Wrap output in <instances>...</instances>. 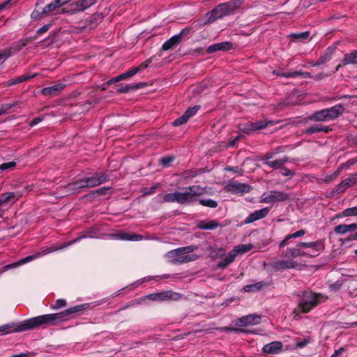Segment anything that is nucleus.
<instances>
[{"instance_id": "obj_1", "label": "nucleus", "mask_w": 357, "mask_h": 357, "mask_svg": "<svg viewBox=\"0 0 357 357\" xmlns=\"http://www.w3.org/2000/svg\"><path fill=\"white\" fill-rule=\"evenodd\" d=\"M89 303L78 305L68 308L60 313L47 314L26 319L19 323H11L0 326V333L8 334L10 333H19L33 330L47 326H55L58 323L67 319V317L72 314L79 312L89 309Z\"/></svg>"}, {"instance_id": "obj_2", "label": "nucleus", "mask_w": 357, "mask_h": 357, "mask_svg": "<svg viewBox=\"0 0 357 357\" xmlns=\"http://www.w3.org/2000/svg\"><path fill=\"white\" fill-rule=\"evenodd\" d=\"M206 193V188L199 185H191L185 188L183 192H176L166 194L163 200L165 202H177L181 204H186L197 200Z\"/></svg>"}, {"instance_id": "obj_3", "label": "nucleus", "mask_w": 357, "mask_h": 357, "mask_svg": "<svg viewBox=\"0 0 357 357\" xmlns=\"http://www.w3.org/2000/svg\"><path fill=\"white\" fill-rule=\"evenodd\" d=\"M197 249L196 245H188L169 251L165 255L166 258L173 264H185L196 261L199 256L193 252Z\"/></svg>"}, {"instance_id": "obj_4", "label": "nucleus", "mask_w": 357, "mask_h": 357, "mask_svg": "<svg viewBox=\"0 0 357 357\" xmlns=\"http://www.w3.org/2000/svg\"><path fill=\"white\" fill-rule=\"evenodd\" d=\"M243 3V0H232L217 6L213 10L206 13L204 24L213 23L218 19L234 13Z\"/></svg>"}, {"instance_id": "obj_5", "label": "nucleus", "mask_w": 357, "mask_h": 357, "mask_svg": "<svg viewBox=\"0 0 357 357\" xmlns=\"http://www.w3.org/2000/svg\"><path fill=\"white\" fill-rule=\"evenodd\" d=\"M109 180L105 173H96L91 176L85 177L75 183H70L65 188L73 192L84 188H93L105 183Z\"/></svg>"}, {"instance_id": "obj_6", "label": "nucleus", "mask_w": 357, "mask_h": 357, "mask_svg": "<svg viewBox=\"0 0 357 357\" xmlns=\"http://www.w3.org/2000/svg\"><path fill=\"white\" fill-rule=\"evenodd\" d=\"M326 297L321 294H317L311 291H305L302 293L298 303V309L303 313H307L320 303L326 300Z\"/></svg>"}, {"instance_id": "obj_7", "label": "nucleus", "mask_w": 357, "mask_h": 357, "mask_svg": "<svg viewBox=\"0 0 357 357\" xmlns=\"http://www.w3.org/2000/svg\"><path fill=\"white\" fill-rule=\"evenodd\" d=\"M344 111V107L341 104H338L332 107L317 111L308 119L315 121H328L340 116Z\"/></svg>"}, {"instance_id": "obj_8", "label": "nucleus", "mask_w": 357, "mask_h": 357, "mask_svg": "<svg viewBox=\"0 0 357 357\" xmlns=\"http://www.w3.org/2000/svg\"><path fill=\"white\" fill-rule=\"evenodd\" d=\"M79 238H77L75 240H74L73 241L70 242V243H68V245H65L63 246H61V247H57L56 245H52L51 247L47 248V249H45L40 252H38L34 255H30V256H27L23 259H22L21 260H20L19 261H17V262H15V263H13V264H8V265H6L3 267V270H2V272L3 271H6L9 269H11V268H17L21 265H23L24 264H26L28 262H30L31 261L33 260V259H36L41 256H44L45 255H47L50 252H52L54 251H56L58 250H60V249H62V248H66L68 245H71L73 244V243L77 241Z\"/></svg>"}, {"instance_id": "obj_9", "label": "nucleus", "mask_w": 357, "mask_h": 357, "mask_svg": "<svg viewBox=\"0 0 357 357\" xmlns=\"http://www.w3.org/2000/svg\"><path fill=\"white\" fill-rule=\"evenodd\" d=\"M298 264L293 259H273L268 263H264V266L275 272H282L286 269L296 268Z\"/></svg>"}, {"instance_id": "obj_10", "label": "nucleus", "mask_w": 357, "mask_h": 357, "mask_svg": "<svg viewBox=\"0 0 357 357\" xmlns=\"http://www.w3.org/2000/svg\"><path fill=\"white\" fill-rule=\"evenodd\" d=\"M288 194L282 191L271 190L261 195L260 197L261 203L274 204L277 202H282L289 199Z\"/></svg>"}, {"instance_id": "obj_11", "label": "nucleus", "mask_w": 357, "mask_h": 357, "mask_svg": "<svg viewBox=\"0 0 357 357\" xmlns=\"http://www.w3.org/2000/svg\"><path fill=\"white\" fill-rule=\"evenodd\" d=\"M147 298L154 301H179L182 298V295L179 293L168 290L151 294L147 296Z\"/></svg>"}, {"instance_id": "obj_12", "label": "nucleus", "mask_w": 357, "mask_h": 357, "mask_svg": "<svg viewBox=\"0 0 357 357\" xmlns=\"http://www.w3.org/2000/svg\"><path fill=\"white\" fill-rule=\"evenodd\" d=\"M96 3V0H77L70 5V10H63V13H79L83 12Z\"/></svg>"}, {"instance_id": "obj_13", "label": "nucleus", "mask_w": 357, "mask_h": 357, "mask_svg": "<svg viewBox=\"0 0 357 357\" xmlns=\"http://www.w3.org/2000/svg\"><path fill=\"white\" fill-rule=\"evenodd\" d=\"M261 316L250 314L238 319L236 321V326L238 327L255 326L259 324L261 322Z\"/></svg>"}, {"instance_id": "obj_14", "label": "nucleus", "mask_w": 357, "mask_h": 357, "mask_svg": "<svg viewBox=\"0 0 357 357\" xmlns=\"http://www.w3.org/2000/svg\"><path fill=\"white\" fill-rule=\"evenodd\" d=\"M226 188L229 192L234 194H243L249 192L251 190L252 187L249 185L241 183L236 181H231L227 184Z\"/></svg>"}, {"instance_id": "obj_15", "label": "nucleus", "mask_w": 357, "mask_h": 357, "mask_svg": "<svg viewBox=\"0 0 357 357\" xmlns=\"http://www.w3.org/2000/svg\"><path fill=\"white\" fill-rule=\"evenodd\" d=\"M297 246L303 248H312L314 253L310 255V256L312 257L318 256L319 252L324 249V243L321 240L309 243L300 242L297 243Z\"/></svg>"}, {"instance_id": "obj_16", "label": "nucleus", "mask_w": 357, "mask_h": 357, "mask_svg": "<svg viewBox=\"0 0 357 357\" xmlns=\"http://www.w3.org/2000/svg\"><path fill=\"white\" fill-rule=\"evenodd\" d=\"M269 213V208L266 207L260 210H257L250 213L244 220L245 224H250L257 220L264 218Z\"/></svg>"}, {"instance_id": "obj_17", "label": "nucleus", "mask_w": 357, "mask_h": 357, "mask_svg": "<svg viewBox=\"0 0 357 357\" xmlns=\"http://www.w3.org/2000/svg\"><path fill=\"white\" fill-rule=\"evenodd\" d=\"M283 344L280 341H274L265 344L262 352L266 354H278L282 351Z\"/></svg>"}, {"instance_id": "obj_18", "label": "nucleus", "mask_w": 357, "mask_h": 357, "mask_svg": "<svg viewBox=\"0 0 357 357\" xmlns=\"http://www.w3.org/2000/svg\"><path fill=\"white\" fill-rule=\"evenodd\" d=\"M111 237L114 239L123 240V241H138L143 238V236L139 234L127 233L120 231L116 234H111Z\"/></svg>"}, {"instance_id": "obj_19", "label": "nucleus", "mask_w": 357, "mask_h": 357, "mask_svg": "<svg viewBox=\"0 0 357 357\" xmlns=\"http://www.w3.org/2000/svg\"><path fill=\"white\" fill-rule=\"evenodd\" d=\"M233 47V44L230 42L225 41L210 45L206 52L208 54H212L218 51H227Z\"/></svg>"}, {"instance_id": "obj_20", "label": "nucleus", "mask_w": 357, "mask_h": 357, "mask_svg": "<svg viewBox=\"0 0 357 357\" xmlns=\"http://www.w3.org/2000/svg\"><path fill=\"white\" fill-rule=\"evenodd\" d=\"M66 86L65 84L57 83L53 86L45 87L42 89V93L45 96L53 97L56 96Z\"/></svg>"}, {"instance_id": "obj_21", "label": "nucleus", "mask_w": 357, "mask_h": 357, "mask_svg": "<svg viewBox=\"0 0 357 357\" xmlns=\"http://www.w3.org/2000/svg\"><path fill=\"white\" fill-rule=\"evenodd\" d=\"M278 123V121H268V120H262L259 121L255 123H250L249 126V130H259L264 128H266L268 126H273Z\"/></svg>"}, {"instance_id": "obj_22", "label": "nucleus", "mask_w": 357, "mask_h": 357, "mask_svg": "<svg viewBox=\"0 0 357 357\" xmlns=\"http://www.w3.org/2000/svg\"><path fill=\"white\" fill-rule=\"evenodd\" d=\"M335 47H328L324 54L320 56L318 59L317 63L314 66H319L324 64V63L328 61L331 58L333 54L335 53Z\"/></svg>"}, {"instance_id": "obj_23", "label": "nucleus", "mask_w": 357, "mask_h": 357, "mask_svg": "<svg viewBox=\"0 0 357 357\" xmlns=\"http://www.w3.org/2000/svg\"><path fill=\"white\" fill-rule=\"evenodd\" d=\"M181 42V40L179 38V36L174 35L162 45V50L164 51L172 50L175 46L179 45Z\"/></svg>"}, {"instance_id": "obj_24", "label": "nucleus", "mask_w": 357, "mask_h": 357, "mask_svg": "<svg viewBox=\"0 0 357 357\" xmlns=\"http://www.w3.org/2000/svg\"><path fill=\"white\" fill-rule=\"evenodd\" d=\"M289 160L287 156L275 160H267L264 161V165L274 169H282L283 167V165L287 162Z\"/></svg>"}, {"instance_id": "obj_25", "label": "nucleus", "mask_w": 357, "mask_h": 357, "mask_svg": "<svg viewBox=\"0 0 357 357\" xmlns=\"http://www.w3.org/2000/svg\"><path fill=\"white\" fill-rule=\"evenodd\" d=\"M235 251L231 250L228 255L221 261L217 264L218 268L224 269L231 264L235 259Z\"/></svg>"}, {"instance_id": "obj_26", "label": "nucleus", "mask_w": 357, "mask_h": 357, "mask_svg": "<svg viewBox=\"0 0 357 357\" xmlns=\"http://www.w3.org/2000/svg\"><path fill=\"white\" fill-rule=\"evenodd\" d=\"M342 65L357 64V50L346 54L342 60Z\"/></svg>"}, {"instance_id": "obj_27", "label": "nucleus", "mask_w": 357, "mask_h": 357, "mask_svg": "<svg viewBox=\"0 0 357 357\" xmlns=\"http://www.w3.org/2000/svg\"><path fill=\"white\" fill-rule=\"evenodd\" d=\"M300 248H288L284 252H282V256L289 259L300 257Z\"/></svg>"}, {"instance_id": "obj_28", "label": "nucleus", "mask_w": 357, "mask_h": 357, "mask_svg": "<svg viewBox=\"0 0 357 357\" xmlns=\"http://www.w3.org/2000/svg\"><path fill=\"white\" fill-rule=\"evenodd\" d=\"M220 226V224L215 220L200 221L197 227L202 229H214Z\"/></svg>"}, {"instance_id": "obj_29", "label": "nucleus", "mask_w": 357, "mask_h": 357, "mask_svg": "<svg viewBox=\"0 0 357 357\" xmlns=\"http://www.w3.org/2000/svg\"><path fill=\"white\" fill-rule=\"evenodd\" d=\"M268 286V284L261 281L252 284H248L244 287L243 289L245 292H254L261 290L264 287Z\"/></svg>"}, {"instance_id": "obj_30", "label": "nucleus", "mask_w": 357, "mask_h": 357, "mask_svg": "<svg viewBox=\"0 0 357 357\" xmlns=\"http://www.w3.org/2000/svg\"><path fill=\"white\" fill-rule=\"evenodd\" d=\"M330 130L331 129L328 126L316 125L307 128L305 130V132L310 135L320 132L328 133Z\"/></svg>"}, {"instance_id": "obj_31", "label": "nucleus", "mask_w": 357, "mask_h": 357, "mask_svg": "<svg viewBox=\"0 0 357 357\" xmlns=\"http://www.w3.org/2000/svg\"><path fill=\"white\" fill-rule=\"evenodd\" d=\"M61 6H63V4L59 0H54L44 7L42 13L44 14H49Z\"/></svg>"}, {"instance_id": "obj_32", "label": "nucleus", "mask_w": 357, "mask_h": 357, "mask_svg": "<svg viewBox=\"0 0 357 357\" xmlns=\"http://www.w3.org/2000/svg\"><path fill=\"white\" fill-rule=\"evenodd\" d=\"M146 85L145 83L139 82L134 85H126L117 89L119 93H128L130 91H135L140 89Z\"/></svg>"}, {"instance_id": "obj_33", "label": "nucleus", "mask_w": 357, "mask_h": 357, "mask_svg": "<svg viewBox=\"0 0 357 357\" xmlns=\"http://www.w3.org/2000/svg\"><path fill=\"white\" fill-rule=\"evenodd\" d=\"M345 165H346V164H342L338 167L337 170L335 171L333 173H332L331 174L326 175L324 176V178H323V181L324 183H329V182L335 180L340 175V172L342 171V169Z\"/></svg>"}, {"instance_id": "obj_34", "label": "nucleus", "mask_w": 357, "mask_h": 357, "mask_svg": "<svg viewBox=\"0 0 357 357\" xmlns=\"http://www.w3.org/2000/svg\"><path fill=\"white\" fill-rule=\"evenodd\" d=\"M35 77V75H22L21 76H19L16 78H14V79H11L10 80H8L7 82V86H12V85H14V84H20L23 82H25V81H27L29 79H30L32 77Z\"/></svg>"}, {"instance_id": "obj_35", "label": "nucleus", "mask_w": 357, "mask_h": 357, "mask_svg": "<svg viewBox=\"0 0 357 357\" xmlns=\"http://www.w3.org/2000/svg\"><path fill=\"white\" fill-rule=\"evenodd\" d=\"M252 248V244H241L238 246L234 247L231 250L235 251V256L236 257L238 254H243L248 251H250Z\"/></svg>"}, {"instance_id": "obj_36", "label": "nucleus", "mask_w": 357, "mask_h": 357, "mask_svg": "<svg viewBox=\"0 0 357 357\" xmlns=\"http://www.w3.org/2000/svg\"><path fill=\"white\" fill-rule=\"evenodd\" d=\"M226 253V250L222 248H214L212 249L211 252V257L213 259H216L218 258L222 257L225 256Z\"/></svg>"}, {"instance_id": "obj_37", "label": "nucleus", "mask_w": 357, "mask_h": 357, "mask_svg": "<svg viewBox=\"0 0 357 357\" xmlns=\"http://www.w3.org/2000/svg\"><path fill=\"white\" fill-rule=\"evenodd\" d=\"M298 75H302L305 78L310 77V74L309 73H304L302 71H294L291 73H287V74H282V77L289 78V77H296Z\"/></svg>"}, {"instance_id": "obj_38", "label": "nucleus", "mask_w": 357, "mask_h": 357, "mask_svg": "<svg viewBox=\"0 0 357 357\" xmlns=\"http://www.w3.org/2000/svg\"><path fill=\"white\" fill-rule=\"evenodd\" d=\"M200 204L204 206L215 208L218 206V202L213 199H200Z\"/></svg>"}, {"instance_id": "obj_39", "label": "nucleus", "mask_w": 357, "mask_h": 357, "mask_svg": "<svg viewBox=\"0 0 357 357\" xmlns=\"http://www.w3.org/2000/svg\"><path fill=\"white\" fill-rule=\"evenodd\" d=\"M357 215V206L351 208H346L342 211V216L349 217V216H356Z\"/></svg>"}, {"instance_id": "obj_40", "label": "nucleus", "mask_w": 357, "mask_h": 357, "mask_svg": "<svg viewBox=\"0 0 357 357\" xmlns=\"http://www.w3.org/2000/svg\"><path fill=\"white\" fill-rule=\"evenodd\" d=\"M139 71H140L139 68H133L125 72L124 73L121 74V77L123 78V79H127L128 77H132L133 75H135Z\"/></svg>"}, {"instance_id": "obj_41", "label": "nucleus", "mask_w": 357, "mask_h": 357, "mask_svg": "<svg viewBox=\"0 0 357 357\" xmlns=\"http://www.w3.org/2000/svg\"><path fill=\"white\" fill-rule=\"evenodd\" d=\"M16 165H17L16 162L14 161L3 163V164L0 165V170H1V171L12 170L15 167Z\"/></svg>"}, {"instance_id": "obj_42", "label": "nucleus", "mask_w": 357, "mask_h": 357, "mask_svg": "<svg viewBox=\"0 0 357 357\" xmlns=\"http://www.w3.org/2000/svg\"><path fill=\"white\" fill-rule=\"evenodd\" d=\"M334 231L337 234H345L346 233L349 232L347 226L345 224H341L336 226L334 228Z\"/></svg>"}, {"instance_id": "obj_43", "label": "nucleus", "mask_w": 357, "mask_h": 357, "mask_svg": "<svg viewBox=\"0 0 357 357\" xmlns=\"http://www.w3.org/2000/svg\"><path fill=\"white\" fill-rule=\"evenodd\" d=\"M12 54L10 50L6 49L0 51V63L4 62Z\"/></svg>"}, {"instance_id": "obj_44", "label": "nucleus", "mask_w": 357, "mask_h": 357, "mask_svg": "<svg viewBox=\"0 0 357 357\" xmlns=\"http://www.w3.org/2000/svg\"><path fill=\"white\" fill-rule=\"evenodd\" d=\"M199 106H195L193 107L188 108L185 112L184 113L185 116H187L188 119H189L191 116H194L199 109Z\"/></svg>"}, {"instance_id": "obj_45", "label": "nucleus", "mask_w": 357, "mask_h": 357, "mask_svg": "<svg viewBox=\"0 0 357 357\" xmlns=\"http://www.w3.org/2000/svg\"><path fill=\"white\" fill-rule=\"evenodd\" d=\"M188 121V119L187 116H185V114H184L181 117L176 119L173 122V125L174 126H181V125H183V124L185 123Z\"/></svg>"}, {"instance_id": "obj_46", "label": "nucleus", "mask_w": 357, "mask_h": 357, "mask_svg": "<svg viewBox=\"0 0 357 357\" xmlns=\"http://www.w3.org/2000/svg\"><path fill=\"white\" fill-rule=\"evenodd\" d=\"M111 188L110 187H102L97 190H96L93 194H97L98 195H106L107 194H110Z\"/></svg>"}, {"instance_id": "obj_47", "label": "nucleus", "mask_w": 357, "mask_h": 357, "mask_svg": "<svg viewBox=\"0 0 357 357\" xmlns=\"http://www.w3.org/2000/svg\"><path fill=\"white\" fill-rule=\"evenodd\" d=\"M159 184H156L151 187L150 188H145L143 190V195L146 196L155 193L156 189L158 188Z\"/></svg>"}, {"instance_id": "obj_48", "label": "nucleus", "mask_w": 357, "mask_h": 357, "mask_svg": "<svg viewBox=\"0 0 357 357\" xmlns=\"http://www.w3.org/2000/svg\"><path fill=\"white\" fill-rule=\"evenodd\" d=\"M66 305V301L64 299L60 298L56 301V303L52 308L54 310L59 309L60 307H63Z\"/></svg>"}, {"instance_id": "obj_49", "label": "nucleus", "mask_w": 357, "mask_h": 357, "mask_svg": "<svg viewBox=\"0 0 357 357\" xmlns=\"http://www.w3.org/2000/svg\"><path fill=\"white\" fill-rule=\"evenodd\" d=\"M310 33L308 31L302 32L300 33H294L292 35L293 38L296 39H306L309 37Z\"/></svg>"}, {"instance_id": "obj_50", "label": "nucleus", "mask_w": 357, "mask_h": 357, "mask_svg": "<svg viewBox=\"0 0 357 357\" xmlns=\"http://www.w3.org/2000/svg\"><path fill=\"white\" fill-rule=\"evenodd\" d=\"M342 183L346 189L350 186L354 185L351 176L343 180Z\"/></svg>"}, {"instance_id": "obj_51", "label": "nucleus", "mask_w": 357, "mask_h": 357, "mask_svg": "<svg viewBox=\"0 0 357 357\" xmlns=\"http://www.w3.org/2000/svg\"><path fill=\"white\" fill-rule=\"evenodd\" d=\"M342 183L346 189L350 186L354 185L351 176L343 180Z\"/></svg>"}, {"instance_id": "obj_52", "label": "nucleus", "mask_w": 357, "mask_h": 357, "mask_svg": "<svg viewBox=\"0 0 357 357\" xmlns=\"http://www.w3.org/2000/svg\"><path fill=\"white\" fill-rule=\"evenodd\" d=\"M342 183L346 189L350 186L354 185L351 176L343 180Z\"/></svg>"}, {"instance_id": "obj_53", "label": "nucleus", "mask_w": 357, "mask_h": 357, "mask_svg": "<svg viewBox=\"0 0 357 357\" xmlns=\"http://www.w3.org/2000/svg\"><path fill=\"white\" fill-rule=\"evenodd\" d=\"M345 190H346V188H344V186L343 185V184L341 182L335 188V189L333 190L332 193L340 194V193L343 192Z\"/></svg>"}, {"instance_id": "obj_54", "label": "nucleus", "mask_w": 357, "mask_h": 357, "mask_svg": "<svg viewBox=\"0 0 357 357\" xmlns=\"http://www.w3.org/2000/svg\"><path fill=\"white\" fill-rule=\"evenodd\" d=\"M173 160L174 158L172 157H165L160 160V162L163 165V166L167 167L173 161Z\"/></svg>"}, {"instance_id": "obj_55", "label": "nucleus", "mask_w": 357, "mask_h": 357, "mask_svg": "<svg viewBox=\"0 0 357 357\" xmlns=\"http://www.w3.org/2000/svg\"><path fill=\"white\" fill-rule=\"evenodd\" d=\"M290 239H292V237H291V234L286 236L285 238L279 243V247L283 248L286 246L289 243V241Z\"/></svg>"}, {"instance_id": "obj_56", "label": "nucleus", "mask_w": 357, "mask_h": 357, "mask_svg": "<svg viewBox=\"0 0 357 357\" xmlns=\"http://www.w3.org/2000/svg\"><path fill=\"white\" fill-rule=\"evenodd\" d=\"M190 31V28H185L182 29L176 36H179V38L182 40L183 36H187Z\"/></svg>"}, {"instance_id": "obj_57", "label": "nucleus", "mask_w": 357, "mask_h": 357, "mask_svg": "<svg viewBox=\"0 0 357 357\" xmlns=\"http://www.w3.org/2000/svg\"><path fill=\"white\" fill-rule=\"evenodd\" d=\"M43 119H44V117L35 118L29 122V126L33 127V126L37 125L38 123H40Z\"/></svg>"}, {"instance_id": "obj_58", "label": "nucleus", "mask_w": 357, "mask_h": 357, "mask_svg": "<svg viewBox=\"0 0 357 357\" xmlns=\"http://www.w3.org/2000/svg\"><path fill=\"white\" fill-rule=\"evenodd\" d=\"M51 24H45L42 27L38 29L37 33L38 34H42L47 31V30L50 28Z\"/></svg>"}, {"instance_id": "obj_59", "label": "nucleus", "mask_w": 357, "mask_h": 357, "mask_svg": "<svg viewBox=\"0 0 357 357\" xmlns=\"http://www.w3.org/2000/svg\"><path fill=\"white\" fill-rule=\"evenodd\" d=\"M282 174L284 176H294L295 174L293 171L289 170V169H287L284 167H282Z\"/></svg>"}, {"instance_id": "obj_60", "label": "nucleus", "mask_w": 357, "mask_h": 357, "mask_svg": "<svg viewBox=\"0 0 357 357\" xmlns=\"http://www.w3.org/2000/svg\"><path fill=\"white\" fill-rule=\"evenodd\" d=\"M305 234V230L300 229V230L296 231L295 233L291 234V237H292V238H296L303 236Z\"/></svg>"}, {"instance_id": "obj_61", "label": "nucleus", "mask_w": 357, "mask_h": 357, "mask_svg": "<svg viewBox=\"0 0 357 357\" xmlns=\"http://www.w3.org/2000/svg\"><path fill=\"white\" fill-rule=\"evenodd\" d=\"M121 80H123V78L121 77V75L109 79V81L107 82V84L110 85L113 83H116Z\"/></svg>"}, {"instance_id": "obj_62", "label": "nucleus", "mask_w": 357, "mask_h": 357, "mask_svg": "<svg viewBox=\"0 0 357 357\" xmlns=\"http://www.w3.org/2000/svg\"><path fill=\"white\" fill-rule=\"evenodd\" d=\"M151 59H148V60L144 61L143 63H142L137 68H139L140 70H142L145 69L146 68H147L149 66V65L151 63Z\"/></svg>"}, {"instance_id": "obj_63", "label": "nucleus", "mask_w": 357, "mask_h": 357, "mask_svg": "<svg viewBox=\"0 0 357 357\" xmlns=\"http://www.w3.org/2000/svg\"><path fill=\"white\" fill-rule=\"evenodd\" d=\"M344 351H345L344 348L341 347V348L335 350L334 354L333 355H331V357H338Z\"/></svg>"}, {"instance_id": "obj_64", "label": "nucleus", "mask_w": 357, "mask_h": 357, "mask_svg": "<svg viewBox=\"0 0 357 357\" xmlns=\"http://www.w3.org/2000/svg\"><path fill=\"white\" fill-rule=\"evenodd\" d=\"M308 343H309V340L305 339L303 341L296 342V347L303 348V347H305Z\"/></svg>"}]
</instances>
